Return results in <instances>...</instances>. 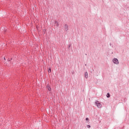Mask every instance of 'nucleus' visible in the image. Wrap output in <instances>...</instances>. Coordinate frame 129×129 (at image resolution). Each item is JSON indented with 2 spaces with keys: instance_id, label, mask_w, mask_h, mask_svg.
<instances>
[{
  "instance_id": "9b49d317",
  "label": "nucleus",
  "mask_w": 129,
  "mask_h": 129,
  "mask_svg": "<svg viewBox=\"0 0 129 129\" xmlns=\"http://www.w3.org/2000/svg\"><path fill=\"white\" fill-rule=\"evenodd\" d=\"M4 59L6 60V57H4Z\"/></svg>"
},
{
  "instance_id": "6e6552de",
  "label": "nucleus",
  "mask_w": 129,
  "mask_h": 129,
  "mask_svg": "<svg viewBox=\"0 0 129 129\" xmlns=\"http://www.w3.org/2000/svg\"><path fill=\"white\" fill-rule=\"evenodd\" d=\"M87 127H88V128H90L91 126H90V125H88L87 126Z\"/></svg>"
},
{
  "instance_id": "f257e3e1",
  "label": "nucleus",
  "mask_w": 129,
  "mask_h": 129,
  "mask_svg": "<svg viewBox=\"0 0 129 129\" xmlns=\"http://www.w3.org/2000/svg\"><path fill=\"white\" fill-rule=\"evenodd\" d=\"M97 107H98V108H101L102 105H101V104H100V103H99L98 101H97L95 102Z\"/></svg>"
},
{
  "instance_id": "0eeeda50",
  "label": "nucleus",
  "mask_w": 129,
  "mask_h": 129,
  "mask_svg": "<svg viewBox=\"0 0 129 129\" xmlns=\"http://www.w3.org/2000/svg\"><path fill=\"white\" fill-rule=\"evenodd\" d=\"M107 97L109 98L110 97V95H109V93H108L107 95Z\"/></svg>"
},
{
  "instance_id": "20e7f679",
  "label": "nucleus",
  "mask_w": 129,
  "mask_h": 129,
  "mask_svg": "<svg viewBox=\"0 0 129 129\" xmlns=\"http://www.w3.org/2000/svg\"><path fill=\"white\" fill-rule=\"evenodd\" d=\"M85 77L86 78H88V73H87V72H86L85 74Z\"/></svg>"
},
{
  "instance_id": "7ed1b4c3",
  "label": "nucleus",
  "mask_w": 129,
  "mask_h": 129,
  "mask_svg": "<svg viewBox=\"0 0 129 129\" xmlns=\"http://www.w3.org/2000/svg\"><path fill=\"white\" fill-rule=\"evenodd\" d=\"M64 30H65V31H67V30H68V25H66L64 26Z\"/></svg>"
},
{
  "instance_id": "f8f14e48",
  "label": "nucleus",
  "mask_w": 129,
  "mask_h": 129,
  "mask_svg": "<svg viewBox=\"0 0 129 129\" xmlns=\"http://www.w3.org/2000/svg\"><path fill=\"white\" fill-rule=\"evenodd\" d=\"M58 25H59L58 23H57V26H58Z\"/></svg>"
},
{
  "instance_id": "f03ea898",
  "label": "nucleus",
  "mask_w": 129,
  "mask_h": 129,
  "mask_svg": "<svg viewBox=\"0 0 129 129\" xmlns=\"http://www.w3.org/2000/svg\"><path fill=\"white\" fill-rule=\"evenodd\" d=\"M113 62L114 63V64H116L117 65L118 64V60L116 58L113 59Z\"/></svg>"
},
{
  "instance_id": "9d476101",
  "label": "nucleus",
  "mask_w": 129,
  "mask_h": 129,
  "mask_svg": "<svg viewBox=\"0 0 129 129\" xmlns=\"http://www.w3.org/2000/svg\"><path fill=\"white\" fill-rule=\"evenodd\" d=\"M55 24L57 23V21H55Z\"/></svg>"
},
{
  "instance_id": "423d86ee",
  "label": "nucleus",
  "mask_w": 129,
  "mask_h": 129,
  "mask_svg": "<svg viewBox=\"0 0 129 129\" xmlns=\"http://www.w3.org/2000/svg\"><path fill=\"white\" fill-rule=\"evenodd\" d=\"M48 72L49 73H51V68H49V69H48Z\"/></svg>"
},
{
  "instance_id": "1a4fd4ad",
  "label": "nucleus",
  "mask_w": 129,
  "mask_h": 129,
  "mask_svg": "<svg viewBox=\"0 0 129 129\" xmlns=\"http://www.w3.org/2000/svg\"><path fill=\"white\" fill-rule=\"evenodd\" d=\"M86 120H87V121H89V118H86Z\"/></svg>"
},
{
  "instance_id": "39448f33",
  "label": "nucleus",
  "mask_w": 129,
  "mask_h": 129,
  "mask_svg": "<svg viewBox=\"0 0 129 129\" xmlns=\"http://www.w3.org/2000/svg\"><path fill=\"white\" fill-rule=\"evenodd\" d=\"M47 88L48 90H49V91H51V87L50 86H47Z\"/></svg>"
}]
</instances>
